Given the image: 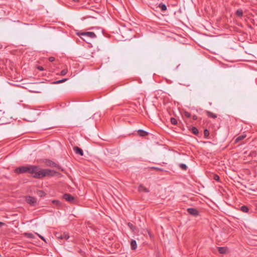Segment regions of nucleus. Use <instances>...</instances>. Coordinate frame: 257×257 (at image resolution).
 I'll return each instance as SVG.
<instances>
[{"label":"nucleus","instance_id":"nucleus-1","mask_svg":"<svg viewBox=\"0 0 257 257\" xmlns=\"http://www.w3.org/2000/svg\"><path fill=\"white\" fill-rule=\"evenodd\" d=\"M39 170V167L35 165H27L16 168L15 172L17 174L29 173L31 174H35L37 171Z\"/></svg>","mask_w":257,"mask_h":257},{"label":"nucleus","instance_id":"nucleus-2","mask_svg":"<svg viewBox=\"0 0 257 257\" xmlns=\"http://www.w3.org/2000/svg\"><path fill=\"white\" fill-rule=\"evenodd\" d=\"M56 174H57V173L54 170L49 169H41L39 168V170L37 171L35 174H34L33 177L37 179H41L47 176L52 177Z\"/></svg>","mask_w":257,"mask_h":257},{"label":"nucleus","instance_id":"nucleus-3","mask_svg":"<svg viewBox=\"0 0 257 257\" xmlns=\"http://www.w3.org/2000/svg\"><path fill=\"white\" fill-rule=\"evenodd\" d=\"M26 202L32 206H36L37 205V198L31 196H27L25 197Z\"/></svg>","mask_w":257,"mask_h":257},{"label":"nucleus","instance_id":"nucleus-4","mask_svg":"<svg viewBox=\"0 0 257 257\" xmlns=\"http://www.w3.org/2000/svg\"><path fill=\"white\" fill-rule=\"evenodd\" d=\"M44 162L45 163L47 166L56 168L59 170H61V171H63L64 170L63 169L61 166L57 165L56 163H55V162L50 160L46 159L45 161H44Z\"/></svg>","mask_w":257,"mask_h":257},{"label":"nucleus","instance_id":"nucleus-5","mask_svg":"<svg viewBox=\"0 0 257 257\" xmlns=\"http://www.w3.org/2000/svg\"><path fill=\"white\" fill-rule=\"evenodd\" d=\"M77 35L81 37V36H85L91 39H94L96 37L95 34L92 32H83L77 33Z\"/></svg>","mask_w":257,"mask_h":257},{"label":"nucleus","instance_id":"nucleus-6","mask_svg":"<svg viewBox=\"0 0 257 257\" xmlns=\"http://www.w3.org/2000/svg\"><path fill=\"white\" fill-rule=\"evenodd\" d=\"M63 198L66 201L73 203L75 201V199L74 197L68 193H65L63 195Z\"/></svg>","mask_w":257,"mask_h":257},{"label":"nucleus","instance_id":"nucleus-7","mask_svg":"<svg viewBox=\"0 0 257 257\" xmlns=\"http://www.w3.org/2000/svg\"><path fill=\"white\" fill-rule=\"evenodd\" d=\"M187 212L190 214H191L194 216H196L198 215V214H199L198 211L196 209L193 208H188Z\"/></svg>","mask_w":257,"mask_h":257},{"label":"nucleus","instance_id":"nucleus-8","mask_svg":"<svg viewBox=\"0 0 257 257\" xmlns=\"http://www.w3.org/2000/svg\"><path fill=\"white\" fill-rule=\"evenodd\" d=\"M73 150L75 153L77 154H79L80 156H83V150L78 147H74L73 148Z\"/></svg>","mask_w":257,"mask_h":257},{"label":"nucleus","instance_id":"nucleus-9","mask_svg":"<svg viewBox=\"0 0 257 257\" xmlns=\"http://www.w3.org/2000/svg\"><path fill=\"white\" fill-rule=\"evenodd\" d=\"M138 191L140 192H144L146 193H148L149 192V189L145 187L144 185L142 184H140L138 187Z\"/></svg>","mask_w":257,"mask_h":257},{"label":"nucleus","instance_id":"nucleus-10","mask_svg":"<svg viewBox=\"0 0 257 257\" xmlns=\"http://www.w3.org/2000/svg\"><path fill=\"white\" fill-rule=\"evenodd\" d=\"M138 135L140 137H146L148 135L149 133L143 130H139L137 131Z\"/></svg>","mask_w":257,"mask_h":257},{"label":"nucleus","instance_id":"nucleus-11","mask_svg":"<svg viewBox=\"0 0 257 257\" xmlns=\"http://www.w3.org/2000/svg\"><path fill=\"white\" fill-rule=\"evenodd\" d=\"M131 247L132 250H135L137 248V244L135 240H132L131 242Z\"/></svg>","mask_w":257,"mask_h":257},{"label":"nucleus","instance_id":"nucleus-12","mask_svg":"<svg viewBox=\"0 0 257 257\" xmlns=\"http://www.w3.org/2000/svg\"><path fill=\"white\" fill-rule=\"evenodd\" d=\"M206 113L207 116L209 117L213 118H216L217 117V115L215 113H213L212 112H210L209 111H206Z\"/></svg>","mask_w":257,"mask_h":257},{"label":"nucleus","instance_id":"nucleus-13","mask_svg":"<svg viewBox=\"0 0 257 257\" xmlns=\"http://www.w3.org/2000/svg\"><path fill=\"white\" fill-rule=\"evenodd\" d=\"M246 137L245 135H241L238 136L235 140V143H238L239 141L243 140Z\"/></svg>","mask_w":257,"mask_h":257},{"label":"nucleus","instance_id":"nucleus-14","mask_svg":"<svg viewBox=\"0 0 257 257\" xmlns=\"http://www.w3.org/2000/svg\"><path fill=\"white\" fill-rule=\"evenodd\" d=\"M218 251L220 253H225L227 251V249L225 247H218Z\"/></svg>","mask_w":257,"mask_h":257},{"label":"nucleus","instance_id":"nucleus-15","mask_svg":"<svg viewBox=\"0 0 257 257\" xmlns=\"http://www.w3.org/2000/svg\"><path fill=\"white\" fill-rule=\"evenodd\" d=\"M240 210L243 212L247 213L248 211V208L246 206L243 205L240 207Z\"/></svg>","mask_w":257,"mask_h":257},{"label":"nucleus","instance_id":"nucleus-16","mask_svg":"<svg viewBox=\"0 0 257 257\" xmlns=\"http://www.w3.org/2000/svg\"><path fill=\"white\" fill-rule=\"evenodd\" d=\"M191 132L193 134H194L196 136H198V135L199 134V131H198V129L195 127H192L191 128Z\"/></svg>","mask_w":257,"mask_h":257},{"label":"nucleus","instance_id":"nucleus-17","mask_svg":"<svg viewBox=\"0 0 257 257\" xmlns=\"http://www.w3.org/2000/svg\"><path fill=\"white\" fill-rule=\"evenodd\" d=\"M67 79H68L67 78H64V79H61V80H57V81H54L53 83V84H59V83H62V82H64L66 81Z\"/></svg>","mask_w":257,"mask_h":257},{"label":"nucleus","instance_id":"nucleus-18","mask_svg":"<svg viewBox=\"0 0 257 257\" xmlns=\"http://www.w3.org/2000/svg\"><path fill=\"white\" fill-rule=\"evenodd\" d=\"M204 136L205 138H208L209 136V132L207 129H205L204 131Z\"/></svg>","mask_w":257,"mask_h":257},{"label":"nucleus","instance_id":"nucleus-19","mask_svg":"<svg viewBox=\"0 0 257 257\" xmlns=\"http://www.w3.org/2000/svg\"><path fill=\"white\" fill-rule=\"evenodd\" d=\"M179 165L180 168L183 170H186L187 169V166L184 164H180Z\"/></svg>","mask_w":257,"mask_h":257},{"label":"nucleus","instance_id":"nucleus-20","mask_svg":"<svg viewBox=\"0 0 257 257\" xmlns=\"http://www.w3.org/2000/svg\"><path fill=\"white\" fill-rule=\"evenodd\" d=\"M236 15L238 17H241L243 15V12L241 10H237L236 12Z\"/></svg>","mask_w":257,"mask_h":257},{"label":"nucleus","instance_id":"nucleus-21","mask_svg":"<svg viewBox=\"0 0 257 257\" xmlns=\"http://www.w3.org/2000/svg\"><path fill=\"white\" fill-rule=\"evenodd\" d=\"M171 122L174 124V125H176L177 124V120L176 118H174V117H172L171 118Z\"/></svg>","mask_w":257,"mask_h":257},{"label":"nucleus","instance_id":"nucleus-22","mask_svg":"<svg viewBox=\"0 0 257 257\" xmlns=\"http://www.w3.org/2000/svg\"><path fill=\"white\" fill-rule=\"evenodd\" d=\"M52 203L57 206H60L61 205V202L59 200H53Z\"/></svg>","mask_w":257,"mask_h":257},{"label":"nucleus","instance_id":"nucleus-23","mask_svg":"<svg viewBox=\"0 0 257 257\" xmlns=\"http://www.w3.org/2000/svg\"><path fill=\"white\" fill-rule=\"evenodd\" d=\"M67 72L68 70L67 69H64L61 71L60 74L62 76H64L67 74Z\"/></svg>","mask_w":257,"mask_h":257},{"label":"nucleus","instance_id":"nucleus-24","mask_svg":"<svg viewBox=\"0 0 257 257\" xmlns=\"http://www.w3.org/2000/svg\"><path fill=\"white\" fill-rule=\"evenodd\" d=\"M184 116L187 118H189L191 116V114L189 112L185 111L184 112Z\"/></svg>","mask_w":257,"mask_h":257},{"label":"nucleus","instance_id":"nucleus-25","mask_svg":"<svg viewBox=\"0 0 257 257\" xmlns=\"http://www.w3.org/2000/svg\"><path fill=\"white\" fill-rule=\"evenodd\" d=\"M63 235H64V233L63 234H58L57 235H56V237L58 238H60V239H63Z\"/></svg>","mask_w":257,"mask_h":257},{"label":"nucleus","instance_id":"nucleus-26","mask_svg":"<svg viewBox=\"0 0 257 257\" xmlns=\"http://www.w3.org/2000/svg\"><path fill=\"white\" fill-rule=\"evenodd\" d=\"M69 238V236L67 233H64L63 239L67 240Z\"/></svg>","mask_w":257,"mask_h":257},{"label":"nucleus","instance_id":"nucleus-27","mask_svg":"<svg viewBox=\"0 0 257 257\" xmlns=\"http://www.w3.org/2000/svg\"><path fill=\"white\" fill-rule=\"evenodd\" d=\"M167 10V7L165 4H162V11Z\"/></svg>","mask_w":257,"mask_h":257},{"label":"nucleus","instance_id":"nucleus-28","mask_svg":"<svg viewBox=\"0 0 257 257\" xmlns=\"http://www.w3.org/2000/svg\"><path fill=\"white\" fill-rule=\"evenodd\" d=\"M213 179L216 181H219V177L217 175H214Z\"/></svg>","mask_w":257,"mask_h":257},{"label":"nucleus","instance_id":"nucleus-29","mask_svg":"<svg viewBox=\"0 0 257 257\" xmlns=\"http://www.w3.org/2000/svg\"><path fill=\"white\" fill-rule=\"evenodd\" d=\"M128 226H129V227H130L131 229L134 230V225H133V224L132 223H128Z\"/></svg>","mask_w":257,"mask_h":257},{"label":"nucleus","instance_id":"nucleus-30","mask_svg":"<svg viewBox=\"0 0 257 257\" xmlns=\"http://www.w3.org/2000/svg\"><path fill=\"white\" fill-rule=\"evenodd\" d=\"M55 58L53 57H50L49 58V60L50 62H53L55 61Z\"/></svg>","mask_w":257,"mask_h":257},{"label":"nucleus","instance_id":"nucleus-31","mask_svg":"<svg viewBox=\"0 0 257 257\" xmlns=\"http://www.w3.org/2000/svg\"><path fill=\"white\" fill-rule=\"evenodd\" d=\"M37 69L40 71H43L44 70V68H43L42 66H39L37 67Z\"/></svg>","mask_w":257,"mask_h":257},{"label":"nucleus","instance_id":"nucleus-32","mask_svg":"<svg viewBox=\"0 0 257 257\" xmlns=\"http://www.w3.org/2000/svg\"><path fill=\"white\" fill-rule=\"evenodd\" d=\"M150 169H155V170H159V171L161 170L160 168H157V167H151Z\"/></svg>","mask_w":257,"mask_h":257},{"label":"nucleus","instance_id":"nucleus-33","mask_svg":"<svg viewBox=\"0 0 257 257\" xmlns=\"http://www.w3.org/2000/svg\"><path fill=\"white\" fill-rule=\"evenodd\" d=\"M37 235L39 236V237L41 239H42L43 240L45 241V238H44L43 236H41V235H40V234H37Z\"/></svg>","mask_w":257,"mask_h":257},{"label":"nucleus","instance_id":"nucleus-34","mask_svg":"<svg viewBox=\"0 0 257 257\" xmlns=\"http://www.w3.org/2000/svg\"><path fill=\"white\" fill-rule=\"evenodd\" d=\"M192 118L193 120H197V115H194L193 116H192Z\"/></svg>","mask_w":257,"mask_h":257},{"label":"nucleus","instance_id":"nucleus-35","mask_svg":"<svg viewBox=\"0 0 257 257\" xmlns=\"http://www.w3.org/2000/svg\"><path fill=\"white\" fill-rule=\"evenodd\" d=\"M5 224L4 222H0V227H2L3 226L5 225Z\"/></svg>","mask_w":257,"mask_h":257},{"label":"nucleus","instance_id":"nucleus-36","mask_svg":"<svg viewBox=\"0 0 257 257\" xmlns=\"http://www.w3.org/2000/svg\"><path fill=\"white\" fill-rule=\"evenodd\" d=\"M250 155L251 156H253V155H255V153H254V152H252L250 153Z\"/></svg>","mask_w":257,"mask_h":257},{"label":"nucleus","instance_id":"nucleus-37","mask_svg":"<svg viewBox=\"0 0 257 257\" xmlns=\"http://www.w3.org/2000/svg\"><path fill=\"white\" fill-rule=\"evenodd\" d=\"M32 236H33L32 234H31V233L29 234V237H32Z\"/></svg>","mask_w":257,"mask_h":257},{"label":"nucleus","instance_id":"nucleus-38","mask_svg":"<svg viewBox=\"0 0 257 257\" xmlns=\"http://www.w3.org/2000/svg\"><path fill=\"white\" fill-rule=\"evenodd\" d=\"M83 40L86 42L87 43H89V42H87V41L85 39H83Z\"/></svg>","mask_w":257,"mask_h":257},{"label":"nucleus","instance_id":"nucleus-39","mask_svg":"<svg viewBox=\"0 0 257 257\" xmlns=\"http://www.w3.org/2000/svg\"><path fill=\"white\" fill-rule=\"evenodd\" d=\"M73 1L74 2H77L79 1V0H73Z\"/></svg>","mask_w":257,"mask_h":257},{"label":"nucleus","instance_id":"nucleus-40","mask_svg":"<svg viewBox=\"0 0 257 257\" xmlns=\"http://www.w3.org/2000/svg\"><path fill=\"white\" fill-rule=\"evenodd\" d=\"M159 7L161 8V4H159Z\"/></svg>","mask_w":257,"mask_h":257}]
</instances>
